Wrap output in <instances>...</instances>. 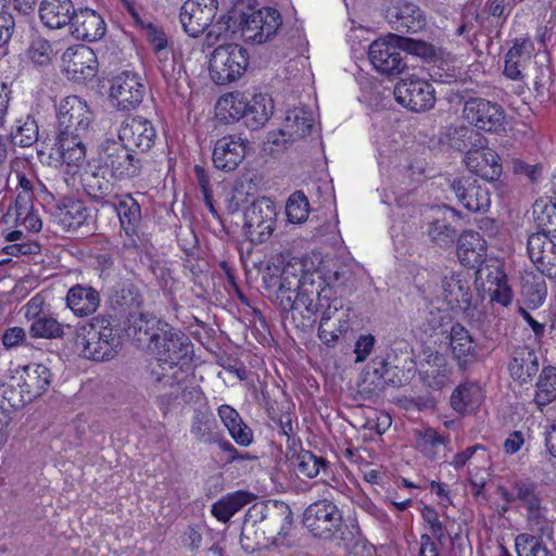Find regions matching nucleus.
<instances>
[{
	"label": "nucleus",
	"instance_id": "nucleus-1",
	"mask_svg": "<svg viewBox=\"0 0 556 556\" xmlns=\"http://www.w3.org/2000/svg\"><path fill=\"white\" fill-rule=\"evenodd\" d=\"M149 349L155 354V363L150 364L146 383L154 393L172 389L180 383L184 371L177 366L188 358L191 352L189 338L169 324L161 325Z\"/></svg>",
	"mask_w": 556,
	"mask_h": 556
},
{
	"label": "nucleus",
	"instance_id": "nucleus-2",
	"mask_svg": "<svg viewBox=\"0 0 556 556\" xmlns=\"http://www.w3.org/2000/svg\"><path fill=\"white\" fill-rule=\"evenodd\" d=\"M76 348L83 357L94 362L114 358L121 349V337L113 329L112 315H98L77 328Z\"/></svg>",
	"mask_w": 556,
	"mask_h": 556
},
{
	"label": "nucleus",
	"instance_id": "nucleus-3",
	"mask_svg": "<svg viewBox=\"0 0 556 556\" xmlns=\"http://www.w3.org/2000/svg\"><path fill=\"white\" fill-rule=\"evenodd\" d=\"M303 525L316 538L329 541H345L348 526L342 511L331 501L321 500L312 503L304 511Z\"/></svg>",
	"mask_w": 556,
	"mask_h": 556
},
{
	"label": "nucleus",
	"instance_id": "nucleus-4",
	"mask_svg": "<svg viewBox=\"0 0 556 556\" xmlns=\"http://www.w3.org/2000/svg\"><path fill=\"white\" fill-rule=\"evenodd\" d=\"M99 168H105L114 179H128L140 175L142 160L134 154L124 142L105 139L98 149Z\"/></svg>",
	"mask_w": 556,
	"mask_h": 556
},
{
	"label": "nucleus",
	"instance_id": "nucleus-5",
	"mask_svg": "<svg viewBox=\"0 0 556 556\" xmlns=\"http://www.w3.org/2000/svg\"><path fill=\"white\" fill-rule=\"evenodd\" d=\"M249 55L236 43L219 45L210 58V76L217 85H228L239 79L247 71Z\"/></svg>",
	"mask_w": 556,
	"mask_h": 556
},
{
	"label": "nucleus",
	"instance_id": "nucleus-6",
	"mask_svg": "<svg viewBox=\"0 0 556 556\" xmlns=\"http://www.w3.org/2000/svg\"><path fill=\"white\" fill-rule=\"evenodd\" d=\"M58 131L89 135L94 119L86 100L77 96L63 98L56 111Z\"/></svg>",
	"mask_w": 556,
	"mask_h": 556
},
{
	"label": "nucleus",
	"instance_id": "nucleus-7",
	"mask_svg": "<svg viewBox=\"0 0 556 556\" xmlns=\"http://www.w3.org/2000/svg\"><path fill=\"white\" fill-rule=\"evenodd\" d=\"M276 207L266 197L255 200L244 212V233L253 243L266 241L273 233L276 223Z\"/></svg>",
	"mask_w": 556,
	"mask_h": 556
},
{
	"label": "nucleus",
	"instance_id": "nucleus-8",
	"mask_svg": "<svg viewBox=\"0 0 556 556\" xmlns=\"http://www.w3.org/2000/svg\"><path fill=\"white\" fill-rule=\"evenodd\" d=\"M464 118L476 128L488 132L505 129L506 112L497 102L483 98H469L463 109Z\"/></svg>",
	"mask_w": 556,
	"mask_h": 556
},
{
	"label": "nucleus",
	"instance_id": "nucleus-9",
	"mask_svg": "<svg viewBox=\"0 0 556 556\" xmlns=\"http://www.w3.org/2000/svg\"><path fill=\"white\" fill-rule=\"evenodd\" d=\"M117 136L136 155L149 152L157 137L152 122L140 115L126 117L118 128Z\"/></svg>",
	"mask_w": 556,
	"mask_h": 556
},
{
	"label": "nucleus",
	"instance_id": "nucleus-10",
	"mask_svg": "<svg viewBox=\"0 0 556 556\" xmlns=\"http://www.w3.org/2000/svg\"><path fill=\"white\" fill-rule=\"evenodd\" d=\"M432 85L422 78L402 79L394 88L395 100L413 112H425L434 106L435 96Z\"/></svg>",
	"mask_w": 556,
	"mask_h": 556
},
{
	"label": "nucleus",
	"instance_id": "nucleus-11",
	"mask_svg": "<svg viewBox=\"0 0 556 556\" xmlns=\"http://www.w3.org/2000/svg\"><path fill=\"white\" fill-rule=\"evenodd\" d=\"M241 36L245 41L263 43L276 35L281 26V16L276 9L264 8L243 14L240 21Z\"/></svg>",
	"mask_w": 556,
	"mask_h": 556
},
{
	"label": "nucleus",
	"instance_id": "nucleus-12",
	"mask_svg": "<svg viewBox=\"0 0 556 556\" xmlns=\"http://www.w3.org/2000/svg\"><path fill=\"white\" fill-rule=\"evenodd\" d=\"M388 35L375 40L368 49L374 67L386 75H399L406 68L402 46Z\"/></svg>",
	"mask_w": 556,
	"mask_h": 556
},
{
	"label": "nucleus",
	"instance_id": "nucleus-13",
	"mask_svg": "<svg viewBox=\"0 0 556 556\" xmlns=\"http://www.w3.org/2000/svg\"><path fill=\"white\" fill-rule=\"evenodd\" d=\"M146 94V86L140 75L123 72L114 77L110 87V97L118 110L131 111L139 106Z\"/></svg>",
	"mask_w": 556,
	"mask_h": 556
},
{
	"label": "nucleus",
	"instance_id": "nucleus-14",
	"mask_svg": "<svg viewBox=\"0 0 556 556\" xmlns=\"http://www.w3.org/2000/svg\"><path fill=\"white\" fill-rule=\"evenodd\" d=\"M217 0H187L180 9L179 20L190 37L201 35L217 13Z\"/></svg>",
	"mask_w": 556,
	"mask_h": 556
},
{
	"label": "nucleus",
	"instance_id": "nucleus-15",
	"mask_svg": "<svg viewBox=\"0 0 556 556\" xmlns=\"http://www.w3.org/2000/svg\"><path fill=\"white\" fill-rule=\"evenodd\" d=\"M12 379L31 402L41 396L51 384L50 369L40 363H30L15 368Z\"/></svg>",
	"mask_w": 556,
	"mask_h": 556
},
{
	"label": "nucleus",
	"instance_id": "nucleus-16",
	"mask_svg": "<svg viewBox=\"0 0 556 556\" xmlns=\"http://www.w3.org/2000/svg\"><path fill=\"white\" fill-rule=\"evenodd\" d=\"M292 513L289 506H282L280 509L268 508L264 505L262 516H260V529L265 533L269 545L290 546L287 538L292 526Z\"/></svg>",
	"mask_w": 556,
	"mask_h": 556
},
{
	"label": "nucleus",
	"instance_id": "nucleus-17",
	"mask_svg": "<svg viewBox=\"0 0 556 556\" xmlns=\"http://www.w3.org/2000/svg\"><path fill=\"white\" fill-rule=\"evenodd\" d=\"M527 253L536 269L554 282L556 270V244L544 231L530 235Z\"/></svg>",
	"mask_w": 556,
	"mask_h": 556
},
{
	"label": "nucleus",
	"instance_id": "nucleus-18",
	"mask_svg": "<svg viewBox=\"0 0 556 556\" xmlns=\"http://www.w3.org/2000/svg\"><path fill=\"white\" fill-rule=\"evenodd\" d=\"M64 71L67 77L81 83L97 74V56L90 47L77 45L70 47L62 55Z\"/></svg>",
	"mask_w": 556,
	"mask_h": 556
},
{
	"label": "nucleus",
	"instance_id": "nucleus-19",
	"mask_svg": "<svg viewBox=\"0 0 556 556\" xmlns=\"http://www.w3.org/2000/svg\"><path fill=\"white\" fill-rule=\"evenodd\" d=\"M484 138L477 147L470 148L464 157L467 168L484 180L494 181L502 175V164L498 154L491 148L484 146Z\"/></svg>",
	"mask_w": 556,
	"mask_h": 556
},
{
	"label": "nucleus",
	"instance_id": "nucleus-20",
	"mask_svg": "<svg viewBox=\"0 0 556 556\" xmlns=\"http://www.w3.org/2000/svg\"><path fill=\"white\" fill-rule=\"evenodd\" d=\"M451 188L462 205L472 213L485 212L491 204L489 189L477 179L467 176L455 178Z\"/></svg>",
	"mask_w": 556,
	"mask_h": 556
},
{
	"label": "nucleus",
	"instance_id": "nucleus-21",
	"mask_svg": "<svg viewBox=\"0 0 556 556\" xmlns=\"http://www.w3.org/2000/svg\"><path fill=\"white\" fill-rule=\"evenodd\" d=\"M245 157V141L240 135H227L214 143L212 161L223 172L235 170Z\"/></svg>",
	"mask_w": 556,
	"mask_h": 556
},
{
	"label": "nucleus",
	"instance_id": "nucleus-22",
	"mask_svg": "<svg viewBox=\"0 0 556 556\" xmlns=\"http://www.w3.org/2000/svg\"><path fill=\"white\" fill-rule=\"evenodd\" d=\"M88 216L85 204L72 198H64L50 207L51 223L56 231L76 230L86 223Z\"/></svg>",
	"mask_w": 556,
	"mask_h": 556
},
{
	"label": "nucleus",
	"instance_id": "nucleus-23",
	"mask_svg": "<svg viewBox=\"0 0 556 556\" xmlns=\"http://www.w3.org/2000/svg\"><path fill=\"white\" fill-rule=\"evenodd\" d=\"M455 210L444 207H432L427 217L426 233L429 240L438 247L446 248L452 245L458 237L457 230L451 225V218Z\"/></svg>",
	"mask_w": 556,
	"mask_h": 556
},
{
	"label": "nucleus",
	"instance_id": "nucleus-24",
	"mask_svg": "<svg viewBox=\"0 0 556 556\" xmlns=\"http://www.w3.org/2000/svg\"><path fill=\"white\" fill-rule=\"evenodd\" d=\"M533 51L534 45L529 36L515 38L504 56L503 75L510 80H523V70L530 63Z\"/></svg>",
	"mask_w": 556,
	"mask_h": 556
},
{
	"label": "nucleus",
	"instance_id": "nucleus-25",
	"mask_svg": "<svg viewBox=\"0 0 556 556\" xmlns=\"http://www.w3.org/2000/svg\"><path fill=\"white\" fill-rule=\"evenodd\" d=\"M70 28L76 39L90 42L101 39L106 30L102 16L89 8L75 10Z\"/></svg>",
	"mask_w": 556,
	"mask_h": 556
},
{
	"label": "nucleus",
	"instance_id": "nucleus-26",
	"mask_svg": "<svg viewBox=\"0 0 556 556\" xmlns=\"http://www.w3.org/2000/svg\"><path fill=\"white\" fill-rule=\"evenodd\" d=\"M387 18L397 33H417L426 25L422 10L413 2H399L387 10Z\"/></svg>",
	"mask_w": 556,
	"mask_h": 556
},
{
	"label": "nucleus",
	"instance_id": "nucleus-27",
	"mask_svg": "<svg viewBox=\"0 0 556 556\" xmlns=\"http://www.w3.org/2000/svg\"><path fill=\"white\" fill-rule=\"evenodd\" d=\"M442 295L452 311L467 312L471 307L472 294L469 280L462 274L446 275L441 281Z\"/></svg>",
	"mask_w": 556,
	"mask_h": 556
},
{
	"label": "nucleus",
	"instance_id": "nucleus-28",
	"mask_svg": "<svg viewBox=\"0 0 556 556\" xmlns=\"http://www.w3.org/2000/svg\"><path fill=\"white\" fill-rule=\"evenodd\" d=\"M450 345L454 361L462 370L473 364L479 355L477 343L470 332L460 324H455L450 331Z\"/></svg>",
	"mask_w": 556,
	"mask_h": 556
},
{
	"label": "nucleus",
	"instance_id": "nucleus-29",
	"mask_svg": "<svg viewBox=\"0 0 556 556\" xmlns=\"http://www.w3.org/2000/svg\"><path fill=\"white\" fill-rule=\"evenodd\" d=\"M100 303L99 291L89 285L76 283L68 289L65 296L66 307L80 318L93 315Z\"/></svg>",
	"mask_w": 556,
	"mask_h": 556
},
{
	"label": "nucleus",
	"instance_id": "nucleus-30",
	"mask_svg": "<svg viewBox=\"0 0 556 556\" xmlns=\"http://www.w3.org/2000/svg\"><path fill=\"white\" fill-rule=\"evenodd\" d=\"M510 377L520 384L528 383L539 371V359L534 350L517 345L511 350L508 363Z\"/></svg>",
	"mask_w": 556,
	"mask_h": 556
},
{
	"label": "nucleus",
	"instance_id": "nucleus-31",
	"mask_svg": "<svg viewBox=\"0 0 556 556\" xmlns=\"http://www.w3.org/2000/svg\"><path fill=\"white\" fill-rule=\"evenodd\" d=\"M456 254L463 265L478 267L485 261L486 241L477 231H464L458 237Z\"/></svg>",
	"mask_w": 556,
	"mask_h": 556
},
{
	"label": "nucleus",
	"instance_id": "nucleus-32",
	"mask_svg": "<svg viewBox=\"0 0 556 556\" xmlns=\"http://www.w3.org/2000/svg\"><path fill=\"white\" fill-rule=\"evenodd\" d=\"M323 281L317 285L314 281L312 275H305L303 289L298 293L296 307L294 309L303 308L302 314L304 317H312L320 308L325 306L324 302H327L330 296V288H321Z\"/></svg>",
	"mask_w": 556,
	"mask_h": 556
},
{
	"label": "nucleus",
	"instance_id": "nucleus-33",
	"mask_svg": "<svg viewBox=\"0 0 556 556\" xmlns=\"http://www.w3.org/2000/svg\"><path fill=\"white\" fill-rule=\"evenodd\" d=\"M452 368L446 358L439 352L430 354L420 365L419 377L425 386L432 390H441L450 382Z\"/></svg>",
	"mask_w": 556,
	"mask_h": 556
},
{
	"label": "nucleus",
	"instance_id": "nucleus-34",
	"mask_svg": "<svg viewBox=\"0 0 556 556\" xmlns=\"http://www.w3.org/2000/svg\"><path fill=\"white\" fill-rule=\"evenodd\" d=\"M264 504H256L249 508L245 514L240 543L242 548L248 553H253L262 547L269 546L268 540L260 529V516H262Z\"/></svg>",
	"mask_w": 556,
	"mask_h": 556
},
{
	"label": "nucleus",
	"instance_id": "nucleus-35",
	"mask_svg": "<svg viewBox=\"0 0 556 556\" xmlns=\"http://www.w3.org/2000/svg\"><path fill=\"white\" fill-rule=\"evenodd\" d=\"M497 493L506 503L519 502L525 508L533 507L535 503L542 502L538 483L529 478L513 480L509 489L500 485Z\"/></svg>",
	"mask_w": 556,
	"mask_h": 556
},
{
	"label": "nucleus",
	"instance_id": "nucleus-36",
	"mask_svg": "<svg viewBox=\"0 0 556 556\" xmlns=\"http://www.w3.org/2000/svg\"><path fill=\"white\" fill-rule=\"evenodd\" d=\"M72 0H42L39 5V17L50 29L70 26L75 12Z\"/></svg>",
	"mask_w": 556,
	"mask_h": 556
},
{
	"label": "nucleus",
	"instance_id": "nucleus-37",
	"mask_svg": "<svg viewBox=\"0 0 556 556\" xmlns=\"http://www.w3.org/2000/svg\"><path fill=\"white\" fill-rule=\"evenodd\" d=\"M314 127V118L304 108H294L287 112L283 126L280 129L282 141H294L311 134Z\"/></svg>",
	"mask_w": 556,
	"mask_h": 556
},
{
	"label": "nucleus",
	"instance_id": "nucleus-38",
	"mask_svg": "<svg viewBox=\"0 0 556 556\" xmlns=\"http://www.w3.org/2000/svg\"><path fill=\"white\" fill-rule=\"evenodd\" d=\"M190 433L203 444H217L223 438L214 415L206 408H198L191 418Z\"/></svg>",
	"mask_w": 556,
	"mask_h": 556
},
{
	"label": "nucleus",
	"instance_id": "nucleus-39",
	"mask_svg": "<svg viewBox=\"0 0 556 556\" xmlns=\"http://www.w3.org/2000/svg\"><path fill=\"white\" fill-rule=\"evenodd\" d=\"M217 414L237 444L249 446L253 442V431L233 407L223 404L218 407Z\"/></svg>",
	"mask_w": 556,
	"mask_h": 556
},
{
	"label": "nucleus",
	"instance_id": "nucleus-40",
	"mask_svg": "<svg viewBox=\"0 0 556 556\" xmlns=\"http://www.w3.org/2000/svg\"><path fill=\"white\" fill-rule=\"evenodd\" d=\"M483 401V392L477 382L460 383L452 393V408L459 414H470L479 408Z\"/></svg>",
	"mask_w": 556,
	"mask_h": 556
},
{
	"label": "nucleus",
	"instance_id": "nucleus-41",
	"mask_svg": "<svg viewBox=\"0 0 556 556\" xmlns=\"http://www.w3.org/2000/svg\"><path fill=\"white\" fill-rule=\"evenodd\" d=\"M274 113V101L267 93L247 98V110L243 115L245 125L251 129L263 127Z\"/></svg>",
	"mask_w": 556,
	"mask_h": 556
},
{
	"label": "nucleus",
	"instance_id": "nucleus-42",
	"mask_svg": "<svg viewBox=\"0 0 556 556\" xmlns=\"http://www.w3.org/2000/svg\"><path fill=\"white\" fill-rule=\"evenodd\" d=\"M83 187L93 201L102 204L113 203L118 195L115 182L99 172L86 173L83 178Z\"/></svg>",
	"mask_w": 556,
	"mask_h": 556
},
{
	"label": "nucleus",
	"instance_id": "nucleus-43",
	"mask_svg": "<svg viewBox=\"0 0 556 556\" xmlns=\"http://www.w3.org/2000/svg\"><path fill=\"white\" fill-rule=\"evenodd\" d=\"M128 321V334L134 336L139 342L148 341V344L154 340V334L159 332L161 325H167L155 316L143 313H129Z\"/></svg>",
	"mask_w": 556,
	"mask_h": 556
},
{
	"label": "nucleus",
	"instance_id": "nucleus-44",
	"mask_svg": "<svg viewBox=\"0 0 556 556\" xmlns=\"http://www.w3.org/2000/svg\"><path fill=\"white\" fill-rule=\"evenodd\" d=\"M110 205L114 206L121 227L127 236H131L141 220V208L138 202L129 194L118 197Z\"/></svg>",
	"mask_w": 556,
	"mask_h": 556
},
{
	"label": "nucleus",
	"instance_id": "nucleus-45",
	"mask_svg": "<svg viewBox=\"0 0 556 556\" xmlns=\"http://www.w3.org/2000/svg\"><path fill=\"white\" fill-rule=\"evenodd\" d=\"M254 495L248 491H236L222 497L212 506V514L223 522L228 521L243 506L250 504Z\"/></svg>",
	"mask_w": 556,
	"mask_h": 556
},
{
	"label": "nucleus",
	"instance_id": "nucleus-46",
	"mask_svg": "<svg viewBox=\"0 0 556 556\" xmlns=\"http://www.w3.org/2000/svg\"><path fill=\"white\" fill-rule=\"evenodd\" d=\"M39 139V127L36 118L27 114L15 121L11 130V141L14 146L29 148Z\"/></svg>",
	"mask_w": 556,
	"mask_h": 556
},
{
	"label": "nucleus",
	"instance_id": "nucleus-47",
	"mask_svg": "<svg viewBox=\"0 0 556 556\" xmlns=\"http://www.w3.org/2000/svg\"><path fill=\"white\" fill-rule=\"evenodd\" d=\"M450 438L447 435H442L430 427L415 431L416 448L430 459H434L439 447L446 446Z\"/></svg>",
	"mask_w": 556,
	"mask_h": 556
},
{
	"label": "nucleus",
	"instance_id": "nucleus-48",
	"mask_svg": "<svg viewBox=\"0 0 556 556\" xmlns=\"http://www.w3.org/2000/svg\"><path fill=\"white\" fill-rule=\"evenodd\" d=\"M535 387L534 402L539 406H545L552 403L556 399V367H544Z\"/></svg>",
	"mask_w": 556,
	"mask_h": 556
},
{
	"label": "nucleus",
	"instance_id": "nucleus-49",
	"mask_svg": "<svg viewBox=\"0 0 556 556\" xmlns=\"http://www.w3.org/2000/svg\"><path fill=\"white\" fill-rule=\"evenodd\" d=\"M521 295L528 307L536 308L541 306L547 295L545 280L536 276H533L531 279H525L521 287Z\"/></svg>",
	"mask_w": 556,
	"mask_h": 556
},
{
	"label": "nucleus",
	"instance_id": "nucleus-50",
	"mask_svg": "<svg viewBox=\"0 0 556 556\" xmlns=\"http://www.w3.org/2000/svg\"><path fill=\"white\" fill-rule=\"evenodd\" d=\"M217 109L224 118L239 121L247 110V97L241 92H230L219 98Z\"/></svg>",
	"mask_w": 556,
	"mask_h": 556
},
{
	"label": "nucleus",
	"instance_id": "nucleus-51",
	"mask_svg": "<svg viewBox=\"0 0 556 556\" xmlns=\"http://www.w3.org/2000/svg\"><path fill=\"white\" fill-rule=\"evenodd\" d=\"M111 302L122 311L130 312L141 306L143 298L135 285L124 283L114 291Z\"/></svg>",
	"mask_w": 556,
	"mask_h": 556
},
{
	"label": "nucleus",
	"instance_id": "nucleus-52",
	"mask_svg": "<svg viewBox=\"0 0 556 556\" xmlns=\"http://www.w3.org/2000/svg\"><path fill=\"white\" fill-rule=\"evenodd\" d=\"M481 138L478 131L467 126L453 127L447 132L448 144L457 151H468L477 147Z\"/></svg>",
	"mask_w": 556,
	"mask_h": 556
},
{
	"label": "nucleus",
	"instance_id": "nucleus-53",
	"mask_svg": "<svg viewBox=\"0 0 556 556\" xmlns=\"http://www.w3.org/2000/svg\"><path fill=\"white\" fill-rule=\"evenodd\" d=\"M33 338L58 339L64 334V328L55 318L42 315L33 320L29 327Z\"/></svg>",
	"mask_w": 556,
	"mask_h": 556
},
{
	"label": "nucleus",
	"instance_id": "nucleus-54",
	"mask_svg": "<svg viewBox=\"0 0 556 556\" xmlns=\"http://www.w3.org/2000/svg\"><path fill=\"white\" fill-rule=\"evenodd\" d=\"M28 60L37 65H48L53 56V49L48 39L40 35H34L26 50Z\"/></svg>",
	"mask_w": 556,
	"mask_h": 556
},
{
	"label": "nucleus",
	"instance_id": "nucleus-55",
	"mask_svg": "<svg viewBox=\"0 0 556 556\" xmlns=\"http://www.w3.org/2000/svg\"><path fill=\"white\" fill-rule=\"evenodd\" d=\"M476 275L477 281H485L491 288L507 281L504 265L497 258L485 260L478 266Z\"/></svg>",
	"mask_w": 556,
	"mask_h": 556
},
{
	"label": "nucleus",
	"instance_id": "nucleus-56",
	"mask_svg": "<svg viewBox=\"0 0 556 556\" xmlns=\"http://www.w3.org/2000/svg\"><path fill=\"white\" fill-rule=\"evenodd\" d=\"M515 548L518 556H552L539 536L528 533L516 536Z\"/></svg>",
	"mask_w": 556,
	"mask_h": 556
},
{
	"label": "nucleus",
	"instance_id": "nucleus-57",
	"mask_svg": "<svg viewBox=\"0 0 556 556\" xmlns=\"http://www.w3.org/2000/svg\"><path fill=\"white\" fill-rule=\"evenodd\" d=\"M309 213V203L307 197L302 191L292 193L286 204V214L288 220L294 224L305 222Z\"/></svg>",
	"mask_w": 556,
	"mask_h": 556
},
{
	"label": "nucleus",
	"instance_id": "nucleus-58",
	"mask_svg": "<svg viewBox=\"0 0 556 556\" xmlns=\"http://www.w3.org/2000/svg\"><path fill=\"white\" fill-rule=\"evenodd\" d=\"M30 402V400H26L22 389H16L14 386L10 384H2L0 387V409L3 413L17 410Z\"/></svg>",
	"mask_w": 556,
	"mask_h": 556
},
{
	"label": "nucleus",
	"instance_id": "nucleus-59",
	"mask_svg": "<svg viewBox=\"0 0 556 556\" xmlns=\"http://www.w3.org/2000/svg\"><path fill=\"white\" fill-rule=\"evenodd\" d=\"M391 38L402 46L404 59L407 54L417 55L426 60H430L435 55L434 47L425 41L415 40L400 35H391Z\"/></svg>",
	"mask_w": 556,
	"mask_h": 556
},
{
	"label": "nucleus",
	"instance_id": "nucleus-60",
	"mask_svg": "<svg viewBox=\"0 0 556 556\" xmlns=\"http://www.w3.org/2000/svg\"><path fill=\"white\" fill-rule=\"evenodd\" d=\"M236 25V22L232 21V17L227 15H222L214 24H210L208 31L206 34L205 40L208 47L216 45L222 39H228L230 37V33H235L232 29Z\"/></svg>",
	"mask_w": 556,
	"mask_h": 556
},
{
	"label": "nucleus",
	"instance_id": "nucleus-61",
	"mask_svg": "<svg viewBox=\"0 0 556 556\" xmlns=\"http://www.w3.org/2000/svg\"><path fill=\"white\" fill-rule=\"evenodd\" d=\"M533 214L542 231L547 235L556 232V203H535Z\"/></svg>",
	"mask_w": 556,
	"mask_h": 556
},
{
	"label": "nucleus",
	"instance_id": "nucleus-62",
	"mask_svg": "<svg viewBox=\"0 0 556 556\" xmlns=\"http://www.w3.org/2000/svg\"><path fill=\"white\" fill-rule=\"evenodd\" d=\"M326 466L327 462L323 457H317L309 451L299 454L298 473L303 477L315 478Z\"/></svg>",
	"mask_w": 556,
	"mask_h": 556
},
{
	"label": "nucleus",
	"instance_id": "nucleus-63",
	"mask_svg": "<svg viewBox=\"0 0 556 556\" xmlns=\"http://www.w3.org/2000/svg\"><path fill=\"white\" fill-rule=\"evenodd\" d=\"M325 288L340 290L341 292L350 291L355 287L353 273L346 266H340L332 275Z\"/></svg>",
	"mask_w": 556,
	"mask_h": 556
},
{
	"label": "nucleus",
	"instance_id": "nucleus-64",
	"mask_svg": "<svg viewBox=\"0 0 556 556\" xmlns=\"http://www.w3.org/2000/svg\"><path fill=\"white\" fill-rule=\"evenodd\" d=\"M475 455H478L479 459L482 463H486L490 460V455L486 452V448L482 444H475L468 446L466 450L458 452L454 455L451 465L455 469L463 468Z\"/></svg>",
	"mask_w": 556,
	"mask_h": 556
}]
</instances>
